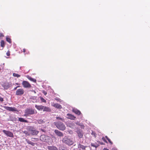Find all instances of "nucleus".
Masks as SVG:
<instances>
[{
    "label": "nucleus",
    "mask_w": 150,
    "mask_h": 150,
    "mask_svg": "<svg viewBox=\"0 0 150 150\" xmlns=\"http://www.w3.org/2000/svg\"><path fill=\"white\" fill-rule=\"evenodd\" d=\"M54 125L59 130L64 131L66 127L65 125L62 122H57L54 123Z\"/></svg>",
    "instance_id": "1"
},
{
    "label": "nucleus",
    "mask_w": 150,
    "mask_h": 150,
    "mask_svg": "<svg viewBox=\"0 0 150 150\" xmlns=\"http://www.w3.org/2000/svg\"><path fill=\"white\" fill-rule=\"evenodd\" d=\"M63 143L68 146H71L73 144L74 142L71 139L67 137H65L62 139Z\"/></svg>",
    "instance_id": "2"
},
{
    "label": "nucleus",
    "mask_w": 150,
    "mask_h": 150,
    "mask_svg": "<svg viewBox=\"0 0 150 150\" xmlns=\"http://www.w3.org/2000/svg\"><path fill=\"white\" fill-rule=\"evenodd\" d=\"M25 114L24 115V116L27 117L29 115L33 114L35 113V111L34 109H27L25 111Z\"/></svg>",
    "instance_id": "3"
},
{
    "label": "nucleus",
    "mask_w": 150,
    "mask_h": 150,
    "mask_svg": "<svg viewBox=\"0 0 150 150\" xmlns=\"http://www.w3.org/2000/svg\"><path fill=\"white\" fill-rule=\"evenodd\" d=\"M40 139L42 141L47 142L49 139L50 140V137L47 136L42 135L40 136Z\"/></svg>",
    "instance_id": "4"
},
{
    "label": "nucleus",
    "mask_w": 150,
    "mask_h": 150,
    "mask_svg": "<svg viewBox=\"0 0 150 150\" xmlns=\"http://www.w3.org/2000/svg\"><path fill=\"white\" fill-rule=\"evenodd\" d=\"M2 132L7 137H14L13 134L12 132L10 131L3 130Z\"/></svg>",
    "instance_id": "5"
},
{
    "label": "nucleus",
    "mask_w": 150,
    "mask_h": 150,
    "mask_svg": "<svg viewBox=\"0 0 150 150\" xmlns=\"http://www.w3.org/2000/svg\"><path fill=\"white\" fill-rule=\"evenodd\" d=\"M24 93V91L23 88H19L16 91V94L18 96H21L23 95Z\"/></svg>",
    "instance_id": "6"
},
{
    "label": "nucleus",
    "mask_w": 150,
    "mask_h": 150,
    "mask_svg": "<svg viewBox=\"0 0 150 150\" xmlns=\"http://www.w3.org/2000/svg\"><path fill=\"white\" fill-rule=\"evenodd\" d=\"M22 84L23 87L25 88H29L31 87V85L27 81H23Z\"/></svg>",
    "instance_id": "7"
},
{
    "label": "nucleus",
    "mask_w": 150,
    "mask_h": 150,
    "mask_svg": "<svg viewBox=\"0 0 150 150\" xmlns=\"http://www.w3.org/2000/svg\"><path fill=\"white\" fill-rule=\"evenodd\" d=\"M4 108L6 109V110H7L9 111H11L12 112H16V111H17V110L16 109V108L15 107H9L8 106H4Z\"/></svg>",
    "instance_id": "8"
},
{
    "label": "nucleus",
    "mask_w": 150,
    "mask_h": 150,
    "mask_svg": "<svg viewBox=\"0 0 150 150\" xmlns=\"http://www.w3.org/2000/svg\"><path fill=\"white\" fill-rule=\"evenodd\" d=\"M76 132L79 138H81L83 137V134L82 130L78 129L77 131Z\"/></svg>",
    "instance_id": "9"
},
{
    "label": "nucleus",
    "mask_w": 150,
    "mask_h": 150,
    "mask_svg": "<svg viewBox=\"0 0 150 150\" xmlns=\"http://www.w3.org/2000/svg\"><path fill=\"white\" fill-rule=\"evenodd\" d=\"M52 105L54 107L59 109H61L62 107L61 105L57 103H53Z\"/></svg>",
    "instance_id": "10"
},
{
    "label": "nucleus",
    "mask_w": 150,
    "mask_h": 150,
    "mask_svg": "<svg viewBox=\"0 0 150 150\" xmlns=\"http://www.w3.org/2000/svg\"><path fill=\"white\" fill-rule=\"evenodd\" d=\"M54 132L56 135L59 137H63V133L58 130L55 129Z\"/></svg>",
    "instance_id": "11"
},
{
    "label": "nucleus",
    "mask_w": 150,
    "mask_h": 150,
    "mask_svg": "<svg viewBox=\"0 0 150 150\" xmlns=\"http://www.w3.org/2000/svg\"><path fill=\"white\" fill-rule=\"evenodd\" d=\"M86 146H84L82 144H79L78 145V147L79 149H79L78 150H86V148L87 147Z\"/></svg>",
    "instance_id": "12"
},
{
    "label": "nucleus",
    "mask_w": 150,
    "mask_h": 150,
    "mask_svg": "<svg viewBox=\"0 0 150 150\" xmlns=\"http://www.w3.org/2000/svg\"><path fill=\"white\" fill-rule=\"evenodd\" d=\"M68 117H67L69 119H70L71 120H75L76 118V117L74 115L69 113L67 114Z\"/></svg>",
    "instance_id": "13"
},
{
    "label": "nucleus",
    "mask_w": 150,
    "mask_h": 150,
    "mask_svg": "<svg viewBox=\"0 0 150 150\" xmlns=\"http://www.w3.org/2000/svg\"><path fill=\"white\" fill-rule=\"evenodd\" d=\"M72 111L75 113L76 114L79 115L81 114V112L79 110L76 109L74 108L72 109Z\"/></svg>",
    "instance_id": "14"
},
{
    "label": "nucleus",
    "mask_w": 150,
    "mask_h": 150,
    "mask_svg": "<svg viewBox=\"0 0 150 150\" xmlns=\"http://www.w3.org/2000/svg\"><path fill=\"white\" fill-rule=\"evenodd\" d=\"M48 149L49 150H58L57 147L53 146H48Z\"/></svg>",
    "instance_id": "15"
},
{
    "label": "nucleus",
    "mask_w": 150,
    "mask_h": 150,
    "mask_svg": "<svg viewBox=\"0 0 150 150\" xmlns=\"http://www.w3.org/2000/svg\"><path fill=\"white\" fill-rule=\"evenodd\" d=\"M43 111L50 112L51 111V109L48 107L45 106L44 107Z\"/></svg>",
    "instance_id": "16"
},
{
    "label": "nucleus",
    "mask_w": 150,
    "mask_h": 150,
    "mask_svg": "<svg viewBox=\"0 0 150 150\" xmlns=\"http://www.w3.org/2000/svg\"><path fill=\"white\" fill-rule=\"evenodd\" d=\"M2 86L5 89H8L9 87V85L7 83H4L2 85Z\"/></svg>",
    "instance_id": "17"
},
{
    "label": "nucleus",
    "mask_w": 150,
    "mask_h": 150,
    "mask_svg": "<svg viewBox=\"0 0 150 150\" xmlns=\"http://www.w3.org/2000/svg\"><path fill=\"white\" fill-rule=\"evenodd\" d=\"M18 121L22 122H25L27 123L28 121L26 120H25L23 118L21 117L18 118Z\"/></svg>",
    "instance_id": "18"
},
{
    "label": "nucleus",
    "mask_w": 150,
    "mask_h": 150,
    "mask_svg": "<svg viewBox=\"0 0 150 150\" xmlns=\"http://www.w3.org/2000/svg\"><path fill=\"white\" fill-rule=\"evenodd\" d=\"M27 78L30 81H33V82H36V80L35 79H34L32 78V77H30L29 76H27Z\"/></svg>",
    "instance_id": "19"
},
{
    "label": "nucleus",
    "mask_w": 150,
    "mask_h": 150,
    "mask_svg": "<svg viewBox=\"0 0 150 150\" xmlns=\"http://www.w3.org/2000/svg\"><path fill=\"white\" fill-rule=\"evenodd\" d=\"M91 145L92 146L95 147L96 148L99 146V145L96 143H91Z\"/></svg>",
    "instance_id": "20"
},
{
    "label": "nucleus",
    "mask_w": 150,
    "mask_h": 150,
    "mask_svg": "<svg viewBox=\"0 0 150 150\" xmlns=\"http://www.w3.org/2000/svg\"><path fill=\"white\" fill-rule=\"evenodd\" d=\"M40 100L41 101V102H44L45 103H46V100L42 97H40Z\"/></svg>",
    "instance_id": "21"
},
{
    "label": "nucleus",
    "mask_w": 150,
    "mask_h": 150,
    "mask_svg": "<svg viewBox=\"0 0 150 150\" xmlns=\"http://www.w3.org/2000/svg\"><path fill=\"white\" fill-rule=\"evenodd\" d=\"M44 108V106L41 105H38V110H42Z\"/></svg>",
    "instance_id": "22"
},
{
    "label": "nucleus",
    "mask_w": 150,
    "mask_h": 150,
    "mask_svg": "<svg viewBox=\"0 0 150 150\" xmlns=\"http://www.w3.org/2000/svg\"><path fill=\"white\" fill-rule=\"evenodd\" d=\"M105 138H106V139L108 140V141L111 144H113L112 142L111 141L110 139L107 136H106L105 137Z\"/></svg>",
    "instance_id": "23"
},
{
    "label": "nucleus",
    "mask_w": 150,
    "mask_h": 150,
    "mask_svg": "<svg viewBox=\"0 0 150 150\" xmlns=\"http://www.w3.org/2000/svg\"><path fill=\"white\" fill-rule=\"evenodd\" d=\"M13 76L14 77H19L20 76V75L15 73H13Z\"/></svg>",
    "instance_id": "24"
},
{
    "label": "nucleus",
    "mask_w": 150,
    "mask_h": 150,
    "mask_svg": "<svg viewBox=\"0 0 150 150\" xmlns=\"http://www.w3.org/2000/svg\"><path fill=\"white\" fill-rule=\"evenodd\" d=\"M6 40L10 43L11 42V39L8 37L6 38Z\"/></svg>",
    "instance_id": "25"
},
{
    "label": "nucleus",
    "mask_w": 150,
    "mask_h": 150,
    "mask_svg": "<svg viewBox=\"0 0 150 150\" xmlns=\"http://www.w3.org/2000/svg\"><path fill=\"white\" fill-rule=\"evenodd\" d=\"M1 45L2 47H4V41L3 40H2L1 42Z\"/></svg>",
    "instance_id": "26"
},
{
    "label": "nucleus",
    "mask_w": 150,
    "mask_h": 150,
    "mask_svg": "<svg viewBox=\"0 0 150 150\" xmlns=\"http://www.w3.org/2000/svg\"><path fill=\"white\" fill-rule=\"evenodd\" d=\"M56 119L57 120H60L63 121H64V118H62L60 117H56Z\"/></svg>",
    "instance_id": "27"
},
{
    "label": "nucleus",
    "mask_w": 150,
    "mask_h": 150,
    "mask_svg": "<svg viewBox=\"0 0 150 150\" xmlns=\"http://www.w3.org/2000/svg\"><path fill=\"white\" fill-rule=\"evenodd\" d=\"M75 123L77 125L79 126V125H80L81 124L79 123L78 122H75L74 123H72V125H75Z\"/></svg>",
    "instance_id": "28"
},
{
    "label": "nucleus",
    "mask_w": 150,
    "mask_h": 150,
    "mask_svg": "<svg viewBox=\"0 0 150 150\" xmlns=\"http://www.w3.org/2000/svg\"><path fill=\"white\" fill-rule=\"evenodd\" d=\"M23 132L26 135H29V133L27 131H25Z\"/></svg>",
    "instance_id": "29"
},
{
    "label": "nucleus",
    "mask_w": 150,
    "mask_h": 150,
    "mask_svg": "<svg viewBox=\"0 0 150 150\" xmlns=\"http://www.w3.org/2000/svg\"><path fill=\"white\" fill-rule=\"evenodd\" d=\"M80 126V127L82 129H84V126L82 124H81L80 125H79V126Z\"/></svg>",
    "instance_id": "30"
},
{
    "label": "nucleus",
    "mask_w": 150,
    "mask_h": 150,
    "mask_svg": "<svg viewBox=\"0 0 150 150\" xmlns=\"http://www.w3.org/2000/svg\"><path fill=\"white\" fill-rule=\"evenodd\" d=\"M44 122V121L43 120H40L38 121V123L40 124Z\"/></svg>",
    "instance_id": "31"
},
{
    "label": "nucleus",
    "mask_w": 150,
    "mask_h": 150,
    "mask_svg": "<svg viewBox=\"0 0 150 150\" xmlns=\"http://www.w3.org/2000/svg\"><path fill=\"white\" fill-rule=\"evenodd\" d=\"M6 55L9 56L10 55V52L9 51H8L6 53Z\"/></svg>",
    "instance_id": "32"
},
{
    "label": "nucleus",
    "mask_w": 150,
    "mask_h": 150,
    "mask_svg": "<svg viewBox=\"0 0 150 150\" xmlns=\"http://www.w3.org/2000/svg\"><path fill=\"white\" fill-rule=\"evenodd\" d=\"M4 101V99L2 97H0V102H2Z\"/></svg>",
    "instance_id": "33"
},
{
    "label": "nucleus",
    "mask_w": 150,
    "mask_h": 150,
    "mask_svg": "<svg viewBox=\"0 0 150 150\" xmlns=\"http://www.w3.org/2000/svg\"><path fill=\"white\" fill-rule=\"evenodd\" d=\"M4 36V35L2 33H0V38H2V37Z\"/></svg>",
    "instance_id": "34"
},
{
    "label": "nucleus",
    "mask_w": 150,
    "mask_h": 150,
    "mask_svg": "<svg viewBox=\"0 0 150 150\" xmlns=\"http://www.w3.org/2000/svg\"><path fill=\"white\" fill-rule=\"evenodd\" d=\"M42 93L45 95H46L47 94V92L45 91H43Z\"/></svg>",
    "instance_id": "35"
},
{
    "label": "nucleus",
    "mask_w": 150,
    "mask_h": 150,
    "mask_svg": "<svg viewBox=\"0 0 150 150\" xmlns=\"http://www.w3.org/2000/svg\"><path fill=\"white\" fill-rule=\"evenodd\" d=\"M91 134L92 135H93L95 137H96V134L94 132H92V133H91Z\"/></svg>",
    "instance_id": "36"
},
{
    "label": "nucleus",
    "mask_w": 150,
    "mask_h": 150,
    "mask_svg": "<svg viewBox=\"0 0 150 150\" xmlns=\"http://www.w3.org/2000/svg\"><path fill=\"white\" fill-rule=\"evenodd\" d=\"M20 87L19 86H17V87H16L14 88V89H13L14 90H16L18 88V87Z\"/></svg>",
    "instance_id": "37"
},
{
    "label": "nucleus",
    "mask_w": 150,
    "mask_h": 150,
    "mask_svg": "<svg viewBox=\"0 0 150 150\" xmlns=\"http://www.w3.org/2000/svg\"><path fill=\"white\" fill-rule=\"evenodd\" d=\"M23 52H25V49H23Z\"/></svg>",
    "instance_id": "38"
},
{
    "label": "nucleus",
    "mask_w": 150,
    "mask_h": 150,
    "mask_svg": "<svg viewBox=\"0 0 150 150\" xmlns=\"http://www.w3.org/2000/svg\"><path fill=\"white\" fill-rule=\"evenodd\" d=\"M103 150H109V149H107V148H104L103 149Z\"/></svg>",
    "instance_id": "39"
},
{
    "label": "nucleus",
    "mask_w": 150,
    "mask_h": 150,
    "mask_svg": "<svg viewBox=\"0 0 150 150\" xmlns=\"http://www.w3.org/2000/svg\"><path fill=\"white\" fill-rule=\"evenodd\" d=\"M112 150H117L116 149H115V148H113L112 149Z\"/></svg>",
    "instance_id": "40"
},
{
    "label": "nucleus",
    "mask_w": 150,
    "mask_h": 150,
    "mask_svg": "<svg viewBox=\"0 0 150 150\" xmlns=\"http://www.w3.org/2000/svg\"><path fill=\"white\" fill-rule=\"evenodd\" d=\"M35 107H36L37 108H38V105H35Z\"/></svg>",
    "instance_id": "41"
},
{
    "label": "nucleus",
    "mask_w": 150,
    "mask_h": 150,
    "mask_svg": "<svg viewBox=\"0 0 150 150\" xmlns=\"http://www.w3.org/2000/svg\"><path fill=\"white\" fill-rule=\"evenodd\" d=\"M41 130L43 132H45V131L42 129H41Z\"/></svg>",
    "instance_id": "42"
},
{
    "label": "nucleus",
    "mask_w": 150,
    "mask_h": 150,
    "mask_svg": "<svg viewBox=\"0 0 150 150\" xmlns=\"http://www.w3.org/2000/svg\"><path fill=\"white\" fill-rule=\"evenodd\" d=\"M16 85H19V84H18V83H16Z\"/></svg>",
    "instance_id": "43"
},
{
    "label": "nucleus",
    "mask_w": 150,
    "mask_h": 150,
    "mask_svg": "<svg viewBox=\"0 0 150 150\" xmlns=\"http://www.w3.org/2000/svg\"><path fill=\"white\" fill-rule=\"evenodd\" d=\"M104 139V137H103V138H102V139Z\"/></svg>",
    "instance_id": "44"
}]
</instances>
